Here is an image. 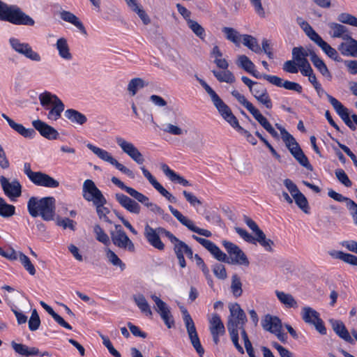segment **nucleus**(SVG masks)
<instances>
[{
  "mask_svg": "<svg viewBox=\"0 0 357 357\" xmlns=\"http://www.w3.org/2000/svg\"><path fill=\"white\" fill-rule=\"evenodd\" d=\"M1 116L8 122L12 129L24 137L33 139L36 135L35 130H38L42 137L49 140L56 139L59 137V133L54 128L40 119L32 121V126L34 128L33 129L26 128L22 124L15 122L5 114H2Z\"/></svg>",
  "mask_w": 357,
  "mask_h": 357,
  "instance_id": "nucleus-1",
  "label": "nucleus"
},
{
  "mask_svg": "<svg viewBox=\"0 0 357 357\" xmlns=\"http://www.w3.org/2000/svg\"><path fill=\"white\" fill-rule=\"evenodd\" d=\"M27 209L33 218L40 216L45 221L53 220L55 215V199L53 197H31L27 202Z\"/></svg>",
  "mask_w": 357,
  "mask_h": 357,
  "instance_id": "nucleus-2",
  "label": "nucleus"
},
{
  "mask_svg": "<svg viewBox=\"0 0 357 357\" xmlns=\"http://www.w3.org/2000/svg\"><path fill=\"white\" fill-rule=\"evenodd\" d=\"M0 20L15 25L33 26L34 20L15 5H8L0 0Z\"/></svg>",
  "mask_w": 357,
  "mask_h": 357,
  "instance_id": "nucleus-3",
  "label": "nucleus"
},
{
  "mask_svg": "<svg viewBox=\"0 0 357 357\" xmlns=\"http://www.w3.org/2000/svg\"><path fill=\"white\" fill-rule=\"evenodd\" d=\"M296 22L306 36L317 45L328 57L336 61H341L337 50L324 41L307 21L301 17H298Z\"/></svg>",
  "mask_w": 357,
  "mask_h": 357,
  "instance_id": "nucleus-4",
  "label": "nucleus"
},
{
  "mask_svg": "<svg viewBox=\"0 0 357 357\" xmlns=\"http://www.w3.org/2000/svg\"><path fill=\"white\" fill-rule=\"evenodd\" d=\"M38 99L41 106L49 110L47 114V119L57 121L60 119L61 113L65 109V105L56 95L45 91L39 95Z\"/></svg>",
  "mask_w": 357,
  "mask_h": 357,
  "instance_id": "nucleus-5",
  "label": "nucleus"
},
{
  "mask_svg": "<svg viewBox=\"0 0 357 357\" xmlns=\"http://www.w3.org/2000/svg\"><path fill=\"white\" fill-rule=\"evenodd\" d=\"M144 235L148 243L154 248L158 250H164L165 245L160 239V235H165L170 240L172 233L167 231L163 227H158L153 228L149 225H146L144 227Z\"/></svg>",
  "mask_w": 357,
  "mask_h": 357,
  "instance_id": "nucleus-6",
  "label": "nucleus"
},
{
  "mask_svg": "<svg viewBox=\"0 0 357 357\" xmlns=\"http://www.w3.org/2000/svg\"><path fill=\"white\" fill-rule=\"evenodd\" d=\"M115 229L110 231L111 240L113 244L117 248L130 252L135 251V246L133 242L128 236L120 225H115Z\"/></svg>",
  "mask_w": 357,
  "mask_h": 357,
  "instance_id": "nucleus-7",
  "label": "nucleus"
},
{
  "mask_svg": "<svg viewBox=\"0 0 357 357\" xmlns=\"http://www.w3.org/2000/svg\"><path fill=\"white\" fill-rule=\"evenodd\" d=\"M182 313L190 342L198 354L202 356L204 354V349L201 344L195 323L185 308L182 310Z\"/></svg>",
  "mask_w": 357,
  "mask_h": 357,
  "instance_id": "nucleus-8",
  "label": "nucleus"
},
{
  "mask_svg": "<svg viewBox=\"0 0 357 357\" xmlns=\"http://www.w3.org/2000/svg\"><path fill=\"white\" fill-rule=\"evenodd\" d=\"M231 95L238 100V102L240 104H241L244 107H245L248 109V111L253 116L255 120L266 130L271 126V124L268 121L266 118H265L261 114L259 110L257 108H256L250 102H249L243 95L241 94L236 90L232 91Z\"/></svg>",
  "mask_w": 357,
  "mask_h": 357,
  "instance_id": "nucleus-9",
  "label": "nucleus"
},
{
  "mask_svg": "<svg viewBox=\"0 0 357 357\" xmlns=\"http://www.w3.org/2000/svg\"><path fill=\"white\" fill-rule=\"evenodd\" d=\"M222 243L229 255L227 264L249 266L247 256L237 245L227 241H222Z\"/></svg>",
  "mask_w": 357,
  "mask_h": 357,
  "instance_id": "nucleus-10",
  "label": "nucleus"
},
{
  "mask_svg": "<svg viewBox=\"0 0 357 357\" xmlns=\"http://www.w3.org/2000/svg\"><path fill=\"white\" fill-rule=\"evenodd\" d=\"M301 315L305 323L314 326L320 334H326V328L324 321L320 318L319 313L314 309L309 306H305L301 310Z\"/></svg>",
  "mask_w": 357,
  "mask_h": 357,
  "instance_id": "nucleus-11",
  "label": "nucleus"
},
{
  "mask_svg": "<svg viewBox=\"0 0 357 357\" xmlns=\"http://www.w3.org/2000/svg\"><path fill=\"white\" fill-rule=\"evenodd\" d=\"M229 313L227 324L228 331H238L239 326H244L247 321L245 313L238 303L229 306Z\"/></svg>",
  "mask_w": 357,
  "mask_h": 357,
  "instance_id": "nucleus-12",
  "label": "nucleus"
},
{
  "mask_svg": "<svg viewBox=\"0 0 357 357\" xmlns=\"http://www.w3.org/2000/svg\"><path fill=\"white\" fill-rule=\"evenodd\" d=\"M25 168H26V165H25ZM25 173L36 185L50 188H56L59 186V182L47 174L40 172H32L29 167L25 169Z\"/></svg>",
  "mask_w": 357,
  "mask_h": 357,
  "instance_id": "nucleus-13",
  "label": "nucleus"
},
{
  "mask_svg": "<svg viewBox=\"0 0 357 357\" xmlns=\"http://www.w3.org/2000/svg\"><path fill=\"white\" fill-rule=\"evenodd\" d=\"M82 196L87 202H91L94 206L104 202L106 199L102 192L91 179L84 181L82 186Z\"/></svg>",
  "mask_w": 357,
  "mask_h": 357,
  "instance_id": "nucleus-14",
  "label": "nucleus"
},
{
  "mask_svg": "<svg viewBox=\"0 0 357 357\" xmlns=\"http://www.w3.org/2000/svg\"><path fill=\"white\" fill-rule=\"evenodd\" d=\"M245 222L255 234V243L258 242L266 251L273 252L272 247L274 245V242L271 239L266 238V234L259 229L257 223L248 217L245 218Z\"/></svg>",
  "mask_w": 357,
  "mask_h": 357,
  "instance_id": "nucleus-15",
  "label": "nucleus"
},
{
  "mask_svg": "<svg viewBox=\"0 0 357 357\" xmlns=\"http://www.w3.org/2000/svg\"><path fill=\"white\" fill-rule=\"evenodd\" d=\"M170 242L173 245V250L178 261L179 266L181 268L186 266V262L184 258V254L188 257H192V250L183 241L179 240L173 234L170 238Z\"/></svg>",
  "mask_w": 357,
  "mask_h": 357,
  "instance_id": "nucleus-16",
  "label": "nucleus"
},
{
  "mask_svg": "<svg viewBox=\"0 0 357 357\" xmlns=\"http://www.w3.org/2000/svg\"><path fill=\"white\" fill-rule=\"evenodd\" d=\"M176 114L174 111L169 109H166L161 113V119L162 121V130L165 132L169 133L172 135H183L187 132L186 130L182 129L178 126L171 123L169 121H173Z\"/></svg>",
  "mask_w": 357,
  "mask_h": 357,
  "instance_id": "nucleus-17",
  "label": "nucleus"
},
{
  "mask_svg": "<svg viewBox=\"0 0 357 357\" xmlns=\"http://www.w3.org/2000/svg\"><path fill=\"white\" fill-rule=\"evenodd\" d=\"M12 48L17 53L24 55L26 58L39 62L41 61L40 55L33 50L29 43H21L18 39L12 38L9 40Z\"/></svg>",
  "mask_w": 357,
  "mask_h": 357,
  "instance_id": "nucleus-18",
  "label": "nucleus"
},
{
  "mask_svg": "<svg viewBox=\"0 0 357 357\" xmlns=\"http://www.w3.org/2000/svg\"><path fill=\"white\" fill-rule=\"evenodd\" d=\"M0 184L4 194L11 200L15 201L21 196L22 185L20 182L14 179L10 181L3 176H0Z\"/></svg>",
  "mask_w": 357,
  "mask_h": 357,
  "instance_id": "nucleus-19",
  "label": "nucleus"
},
{
  "mask_svg": "<svg viewBox=\"0 0 357 357\" xmlns=\"http://www.w3.org/2000/svg\"><path fill=\"white\" fill-rule=\"evenodd\" d=\"M169 210L172 213V214L184 226H185L190 231L195 232L199 235L204 236L205 237L211 236L212 234L209 230L201 229L196 227L193 222L188 219L187 217L184 216L180 211L177 209L174 208L172 206H168Z\"/></svg>",
  "mask_w": 357,
  "mask_h": 357,
  "instance_id": "nucleus-20",
  "label": "nucleus"
},
{
  "mask_svg": "<svg viewBox=\"0 0 357 357\" xmlns=\"http://www.w3.org/2000/svg\"><path fill=\"white\" fill-rule=\"evenodd\" d=\"M192 238L204 247L217 260L227 263L229 261V259L227 254L222 252L214 243L212 241L199 237L195 235H192Z\"/></svg>",
  "mask_w": 357,
  "mask_h": 357,
  "instance_id": "nucleus-21",
  "label": "nucleus"
},
{
  "mask_svg": "<svg viewBox=\"0 0 357 357\" xmlns=\"http://www.w3.org/2000/svg\"><path fill=\"white\" fill-rule=\"evenodd\" d=\"M263 78L278 87H283L285 89L294 91L299 93L302 92L303 88L298 83L287 80L284 81L282 78L276 75L267 74H264Z\"/></svg>",
  "mask_w": 357,
  "mask_h": 357,
  "instance_id": "nucleus-22",
  "label": "nucleus"
},
{
  "mask_svg": "<svg viewBox=\"0 0 357 357\" xmlns=\"http://www.w3.org/2000/svg\"><path fill=\"white\" fill-rule=\"evenodd\" d=\"M281 137L293 156H305L295 138L284 128L280 127Z\"/></svg>",
  "mask_w": 357,
  "mask_h": 357,
  "instance_id": "nucleus-23",
  "label": "nucleus"
},
{
  "mask_svg": "<svg viewBox=\"0 0 357 357\" xmlns=\"http://www.w3.org/2000/svg\"><path fill=\"white\" fill-rule=\"evenodd\" d=\"M222 117L233 128L238 126V121L231 112V109L220 98L213 102Z\"/></svg>",
  "mask_w": 357,
  "mask_h": 357,
  "instance_id": "nucleus-24",
  "label": "nucleus"
},
{
  "mask_svg": "<svg viewBox=\"0 0 357 357\" xmlns=\"http://www.w3.org/2000/svg\"><path fill=\"white\" fill-rule=\"evenodd\" d=\"M251 93L258 102L264 105L266 109H271L273 107L271 97L266 89L261 84L257 85L256 88L252 90Z\"/></svg>",
  "mask_w": 357,
  "mask_h": 357,
  "instance_id": "nucleus-25",
  "label": "nucleus"
},
{
  "mask_svg": "<svg viewBox=\"0 0 357 357\" xmlns=\"http://www.w3.org/2000/svg\"><path fill=\"white\" fill-rule=\"evenodd\" d=\"M344 40L345 42L339 45L338 50L344 56L357 57V40L350 35Z\"/></svg>",
  "mask_w": 357,
  "mask_h": 357,
  "instance_id": "nucleus-26",
  "label": "nucleus"
},
{
  "mask_svg": "<svg viewBox=\"0 0 357 357\" xmlns=\"http://www.w3.org/2000/svg\"><path fill=\"white\" fill-rule=\"evenodd\" d=\"M115 197L120 205L129 212L135 214L140 213L141 207L139 204L129 197L122 193H116Z\"/></svg>",
  "mask_w": 357,
  "mask_h": 357,
  "instance_id": "nucleus-27",
  "label": "nucleus"
},
{
  "mask_svg": "<svg viewBox=\"0 0 357 357\" xmlns=\"http://www.w3.org/2000/svg\"><path fill=\"white\" fill-rule=\"evenodd\" d=\"M236 64L255 78H263L264 75L260 74L255 69V65L247 56L243 54L239 55L237 58Z\"/></svg>",
  "mask_w": 357,
  "mask_h": 357,
  "instance_id": "nucleus-28",
  "label": "nucleus"
},
{
  "mask_svg": "<svg viewBox=\"0 0 357 357\" xmlns=\"http://www.w3.org/2000/svg\"><path fill=\"white\" fill-rule=\"evenodd\" d=\"M230 164L241 174H250L252 171L248 158H230Z\"/></svg>",
  "mask_w": 357,
  "mask_h": 357,
  "instance_id": "nucleus-29",
  "label": "nucleus"
},
{
  "mask_svg": "<svg viewBox=\"0 0 357 357\" xmlns=\"http://www.w3.org/2000/svg\"><path fill=\"white\" fill-rule=\"evenodd\" d=\"M134 199L144 204L155 214L162 216L164 219L166 218V216H168V215L165 213L164 210L162 208H160L157 204L151 202L149 201V197L143 195L142 193L139 192Z\"/></svg>",
  "mask_w": 357,
  "mask_h": 357,
  "instance_id": "nucleus-30",
  "label": "nucleus"
},
{
  "mask_svg": "<svg viewBox=\"0 0 357 357\" xmlns=\"http://www.w3.org/2000/svg\"><path fill=\"white\" fill-rule=\"evenodd\" d=\"M331 326L335 333L342 339L347 342L352 344L354 342L353 339L349 335L348 330L347 329L344 323L340 320L330 319Z\"/></svg>",
  "mask_w": 357,
  "mask_h": 357,
  "instance_id": "nucleus-31",
  "label": "nucleus"
},
{
  "mask_svg": "<svg viewBox=\"0 0 357 357\" xmlns=\"http://www.w3.org/2000/svg\"><path fill=\"white\" fill-rule=\"evenodd\" d=\"M313 53H315L313 50L303 47H294L291 52L292 58L298 66L308 61L307 58L310 56L311 59Z\"/></svg>",
  "mask_w": 357,
  "mask_h": 357,
  "instance_id": "nucleus-32",
  "label": "nucleus"
},
{
  "mask_svg": "<svg viewBox=\"0 0 357 357\" xmlns=\"http://www.w3.org/2000/svg\"><path fill=\"white\" fill-rule=\"evenodd\" d=\"M56 49L58 51L59 56L66 60L70 61L73 59V54L70 52L68 41L65 38H59L55 44Z\"/></svg>",
  "mask_w": 357,
  "mask_h": 357,
  "instance_id": "nucleus-33",
  "label": "nucleus"
},
{
  "mask_svg": "<svg viewBox=\"0 0 357 357\" xmlns=\"http://www.w3.org/2000/svg\"><path fill=\"white\" fill-rule=\"evenodd\" d=\"M116 142L122 151L128 156H142V153L130 142L126 141L121 137H116Z\"/></svg>",
  "mask_w": 357,
  "mask_h": 357,
  "instance_id": "nucleus-34",
  "label": "nucleus"
},
{
  "mask_svg": "<svg viewBox=\"0 0 357 357\" xmlns=\"http://www.w3.org/2000/svg\"><path fill=\"white\" fill-rule=\"evenodd\" d=\"M328 26L330 29L328 33L332 38H339L344 40L350 35L348 29L342 24L329 22Z\"/></svg>",
  "mask_w": 357,
  "mask_h": 357,
  "instance_id": "nucleus-35",
  "label": "nucleus"
},
{
  "mask_svg": "<svg viewBox=\"0 0 357 357\" xmlns=\"http://www.w3.org/2000/svg\"><path fill=\"white\" fill-rule=\"evenodd\" d=\"M60 17L63 21L71 23L75 26L81 31L82 33L86 35V31L82 22L73 13L69 11L63 10L60 13Z\"/></svg>",
  "mask_w": 357,
  "mask_h": 357,
  "instance_id": "nucleus-36",
  "label": "nucleus"
},
{
  "mask_svg": "<svg viewBox=\"0 0 357 357\" xmlns=\"http://www.w3.org/2000/svg\"><path fill=\"white\" fill-rule=\"evenodd\" d=\"M311 61L314 66L324 77H325L328 80L331 81L332 75L331 72L324 61L318 56L316 53H313L312 54Z\"/></svg>",
  "mask_w": 357,
  "mask_h": 357,
  "instance_id": "nucleus-37",
  "label": "nucleus"
},
{
  "mask_svg": "<svg viewBox=\"0 0 357 357\" xmlns=\"http://www.w3.org/2000/svg\"><path fill=\"white\" fill-rule=\"evenodd\" d=\"M262 327L264 330L273 333L274 330L282 328V323L280 319L277 317H273L267 314L261 322Z\"/></svg>",
  "mask_w": 357,
  "mask_h": 357,
  "instance_id": "nucleus-38",
  "label": "nucleus"
},
{
  "mask_svg": "<svg viewBox=\"0 0 357 357\" xmlns=\"http://www.w3.org/2000/svg\"><path fill=\"white\" fill-rule=\"evenodd\" d=\"M64 116L71 123L78 125H83L87 121V118L84 114L74 109H66L64 112Z\"/></svg>",
  "mask_w": 357,
  "mask_h": 357,
  "instance_id": "nucleus-39",
  "label": "nucleus"
},
{
  "mask_svg": "<svg viewBox=\"0 0 357 357\" xmlns=\"http://www.w3.org/2000/svg\"><path fill=\"white\" fill-rule=\"evenodd\" d=\"M332 106L337 114L340 116L345 124L349 127L353 123L350 119L348 109L346 108L340 101L332 100Z\"/></svg>",
  "mask_w": 357,
  "mask_h": 357,
  "instance_id": "nucleus-40",
  "label": "nucleus"
},
{
  "mask_svg": "<svg viewBox=\"0 0 357 357\" xmlns=\"http://www.w3.org/2000/svg\"><path fill=\"white\" fill-rule=\"evenodd\" d=\"M209 321V330L211 333H217L225 334V328L223 322L222 321L220 317L216 314H212L211 317L208 319Z\"/></svg>",
  "mask_w": 357,
  "mask_h": 357,
  "instance_id": "nucleus-41",
  "label": "nucleus"
},
{
  "mask_svg": "<svg viewBox=\"0 0 357 357\" xmlns=\"http://www.w3.org/2000/svg\"><path fill=\"white\" fill-rule=\"evenodd\" d=\"M162 169L163 172L165 174V175L169 177V178L173 181L178 183L183 186H190L191 185L190 183L184 178L183 176L177 174L176 172H174L173 170L170 169L169 167L166 165H163L162 166Z\"/></svg>",
  "mask_w": 357,
  "mask_h": 357,
  "instance_id": "nucleus-42",
  "label": "nucleus"
},
{
  "mask_svg": "<svg viewBox=\"0 0 357 357\" xmlns=\"http://www.w3.org/2000/svg\"><path fill=\"white\" fill-rule=\"evenodd\" d=\"M329 255L334 259H340L347 264L357 266V257L355 255L336 250L330 252Z\"/></svg>",
  "mask_w": 357,
  "mask_h": 357,
  "instance_id": "nucleus-43",
  "label": "nucleus"
},
{
  "mask_svg": "<svg viewBox=\"0 0 357 357\" xmlns=\"http://www.w3.org/2000/svg\"><path fill=\"white\" fill-rule=\"evenodd\" d=\"M133 300L142 313L149 317L152 316L151 307L144 295L141 294L134 295Z\"/></svg>",
  "mask_w": 357,
  "mask_h": 357,
  "instance_id": "nucleus-44",
  "label": "nucleus"
},
{
  "mask_svg": "<svg viewBox=\"0 0 357 357\" xmlns=\"http://www.w3.org/2000/svg\"><path fill=\"white\" fill-rule=\"evenodd\" d=\"M275 294L278 300L287 307H298L297 301L290 294H287L283 291H276Z\"/></svg>",
  "mask_w": 357,
  "mask_h": 357,
  "instance_id": "nucleus-45",
  "label": "nucleus"
},
{
  "mask_svg": "<svg viewBox=\"0 0 357 357\" xmlns=\"http://www.w3.org/2000/svg\"><path fill=\"white\" fill-rule=\"evenodd\" d=\"M105 255L108 261L114 266L119 267L121 271L126 269V264L121 261L118 255L109 248L105 249Z\"/></svg>",
  "mask_w": 357,
  "mask_h": 357,
  "instance_id": "nucleus-46",
  "label": "nucleus"
},
{
  "mask_svg": "<svg viewBox=\"0 0 357 357\" xmlns=\"http://www.w3.org/2000/svg\"><path fill=\"white\" fill-rule=\"evenodd\" d=\"M147 85L148 84L142 78L135 77L129 82L128 84V91L130 96H134L136 95L138 89H142Z\"/></svg>",
  "mask_w": 357,
  "mask_h": 357,
  "instance_id": "nucleus-47",
  "label": "nucleus"
},
{
  "mask_svg": "<svg viewBox=\"0 0 357 357\" xmlns=\"http://www.w3.org/2000/svg\"><path fill=\"white\" fill-rule=\"evenodd\" d=\"M243 44L251 50L252 52L259 54L261 52V49L258 44V42L255 38L250 35H243Z\"/></svg>",
  "mask_w": 357,
  "mask_h": 357,
  "instance_id": "nucleus-48",
  "label": "nucleus"
},
{
  "mask_svg": "<svg viewBox=\"0 0 357 357\" xmlns=\"http://www.w3.org/2000/svg\"><path fill=\"white\" fill-rule=\"evenodd\" d=\"M213 75L220 82L234 83L236 80L233 73L229 70H224L223 71L213 70Z\"/></svg>",
  "mask_w": 357,
  "mask_h": 357,
  "instance_id": "nucleus-49",
  "label": "nucleus"
},
{
  "mask_svg": "<svg viewBox=\"0 0 357 357\" xmlns=\"http://www.w3.org/2000/svg\"><path fill=\"white\" fill-rule=\"evenodd\" d=\"M151 298L155 302V309L160 316H161V314H166L171 312L167 304L162 301L158 296L155 294H152Z\"/></svg>",
  "mask_w": 357,
  "mask_h": 357,
  "instance_id": "nucleus-50",
  "label": "nucleus"
},
{
  "mask_svg": "<svg viewBox=\"0 0 357 357\" xmlns=\"http://www.w3.org/2000/svg\"><path fill=\"white\" fill-rule=\"evenodd\" d=\"M15 207L6 203L5 199L0 197V216L10 218L15 214Z\"/></svg>",
  "mask_w": 357,
  "mask_h": 357,
  "instance_id": "nucleus-51",
  "label": "nucleus"
},
{
  "mask_svg": "<svg viewBox=\"0 0 357 357\" xmlns=\"http://www.w3.org/2000/svg\"><path fill=\"white\" fill-rule=\"evenodd\" d=\"M93 231L98 241L102 243L105 245H109L110 244V239L109 236L105 232V231L99 225H95L93 226Z\"/></svg>",
  "mask_w": 357,
  "mask_h": 357,
  "instance_id": "nucleus-52",
  "label": "nucleus"
},
{
  "mask_svg": "<svg viewBox=\"0 0 357 357\" xmlns=\"http://www.w3.org/2000/svg\"><path fill=\"white\" fill-rule=\"evenodd\" d=\"M222 32L225 34L226 38L234 43L236 45H239L241 40V36L237 31L231 27H223Z\"/></svg>",
  "mask_w": 357,
  "mask_h": 357,
  "instance_id": "nucleus-53",
  "label": "nucleus"
},
{
  "mask_svg": "<svg viewBox=\"0 0 357 357\" xmlns=\"http://www.w3.org/2000/svg\"><path fill=\"white\" fill-rule=\"evenodd\" d=\"M107 204V199L104 202L96 204V210L97 215L100 220H102L108 223H112L111 220L107 217V215L110 213L108 208L105 207V205Z\"/></svg>",
  "mask_w": 357,
  "mask_h": 357,
  "instance_id": "nucleus-54",
  "label": "nucleus"
},
{
  "mask_svg": "<svg viewBox=\"0 0 357 357\" xmlns=\"http://www.w3.org/2000/svg\"><path fill=\"white\" fill-rule=\"evenodd\" d=\"M19 260L21 262L23 267L24 268V269L31 275H34L36 274V271L34 266L31 263L29 258L22 252H19Z\"/></svg>",
  "mask_w": 357,
  "mask_h": 357,
  "instance_id": "nucleus-55",
  "label": "nucleus"
},
{
  "mask_svg": "<svg viewBox=\"0 0 357 357\" xmlns=\"http://www.w3.org/2000/svg\"><path fill=\"white\" fill-rule=\"evenodd\" d=\"M191 31L200 39L204 40L206 33L204 27H202L197 21L191 20L187 23Z\"/></svg>",
  "mask_w": 357,
  "mask_h": 357,
  "instance_id": "nucleus-56",
  "label": "nucleus"
},
{
  "mask_svg": "<svg viewBox=\"0 0 357 357\" xmlns=\"http://www.w3.org/2000/svg\"><path fill=\"white\" fill-rule=\"evenodd\" d=\"M296 205L306 214L309 213V204L308 202L302 192H299L293 197Z\"/></svg>",
  "mask_w": 357,
  "mask_h": 357,
  "instance_id": "nucleus-57",
  "label": "nucleus"
},
{
  "mask_svg": "<svg viewBox=\"0 0 357 357\" xmlns=\"http://www.w3.org/2000/svg\"><path fill=\"white\" fill-rule=\"evenodd\" d=\"M128 6L132 10H133L138 15V16L142 20L144 24H148L150 23L151 20L149 17L148 16L145 10L137 4V1L132 3Z\"/></svg>",
  "mask_w": 357,
  "mask_h": 357,
  "instance_id": "nucleus-58",
  "label": "nucleus"
},
{
  "mask_svg": "<svg viewBox=\"0 0 357 357\" xmlns=\"http://www.w3.org/2000/svg\"><path fill=\"white\" fill-rule=\"evenodd\" d=\"M231 289L235 297L241 296L243 292L242 284L239 277L236 274L232 276Z\"/></svg>",
  "mask_w": 357,
  "mask_h": 357,
  "instance_id": "nucleus-59",
  "label": "nucleus"
},
{
  "mask_svg": "<svg viewBox=\"0 0 357 357\" xmlns=\"http://www.w3.org/2000/svg\"><path fill=\"white\" fill-rule=\"evenodd\" d=\"M337 20L342 23L357 27V17L349 13H342L339 14L337 16Z\"/></svg>",
  "mask_w": 357,
  "mask_h": 357,
  "instance_id": "nucleus-60",
  "label": "nucleus"
},
{
  "mask_svg": "<svg viewBox=\"0 0 357 357\" xmlns=\"http://www.w3.org/2000/svg\"><path fill=\"white\" fill-rule=\"evenodd\" d=\"M112 182L120 188L121 190H125L128 194H129L132 197L135 198L137 194L139 192L135 189L128 187L126 185L121 181H120L116 177L112 178Z\"/></svg>",
  "mask_w": 357,
  "mask_h": 357,
  "instance_id": "nucleus-61",
  "label": "nucleus"
},
{
  "mask_svg": "<svg viewBox=\"0 0 357 357\" xmlns=\"http://www.w3.org/2000/svg\"><path fill=\"white\" fill-rule=\"evenodd\" d=\"M328 195L329 197L339 202H346L347 208L350 206V203H353L354 201L348 197L343 196L342 195L336 192L332 189H329L328 191Z\"/></svg>",
  "mask_w": 357,
  "mask_h": 357,
  "instance_id": "nucleus-62",
  "label": "nucleus"
},
{
  "mask_svg": "<svg viewBox=\"0 0 357 357\" xmlns=\"http://www.w3.org/2000/svg\"><path fill=\"white\" fill-rule=\"evenodd\" d=\"M40 325V319L37 310L34 309L32 311L31 316L29 320V328L31 331H35L38 329Z\"/></svg>",
  "mask_w": 357,
  "mask_h": 357,
  "instance_id": "nucleus-63",
  "label": "nucleus"
},
{
  "mask_svg": "<svg viewBox=\"0 0 357 357\" xmlns=\"http://www.w3.org/2000/svg\"><path fill=\"white\" fill-rule=\"evenodd\" d=\"M338 181L346 187H351L352 182L350 181L344 171L342 169H337L335 172Z\"/></svg>",
  "mask_w": 357,
  "mask_h": 357,
  "instance_id": "nucleus-64",
  "label": "nucleus"
}]
</instances>
